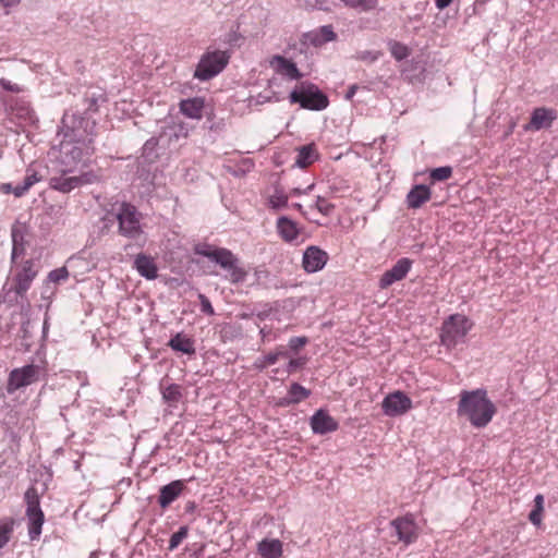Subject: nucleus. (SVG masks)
<instances>
[{"label":"nucleus","mask_w":558,"mask_h":558,"mask_svg":"<svg viewBox=\"0 0 558 558\" xmlns=\"http://www.w3.org/2000/svg\"><path fill=\"white\" fill-rule=\"evenodd\" d=\"M457 413L460 417H465L472 426L483 428L492 422L496 407L488 399L486 390H463L460 393Z\"/></svg>","instance_id":"obj_1"},{"label":"nucleus","mask_w":558,"mask_h":558,"mask_svg":"<svg viewBox=\"0 0 558 558\" xmlns=\"http://www.w3.org/2000/svg\"><path fill=\"white\" fill-rule=\"evenodd\" d=\"M62 136L59 144V162L61 165L60 171L64 174L72 172L81 162L94 153L92 140L85 141L76 136L73 129L66 126V118L62 119Z\"/></svg>","instance_id":"obj_2"},{"label":"nucleus","mask_w":558,"mask_h":558,"mask_svg":"<svg viewBox=\"0 0 558 558\" xmlns=\"http://www.w3.org/2000/svg\"><path fill=\"white\" fill-rule=\"evenodd\" d=\"M197 255L207 257L228 271L227 279L232 283H241L245 280L247 272L239 265L238 257L227 248H215L208 244H197L194 247Z\"/></svg>","instance_id":"obj_3"},{"label":"nucleus","mask_w":558,"mask_h":558,"mask_svg":"<svg viewBox=\"0 0 558 558\" xmlns=\"http://www.w3.org/2000/svg\"><path fill=\"white\" fill-rule=\"evenodd\" d=\"M291 104H299L301 108L320 111L328 107L329 100L319 87L308 81L299 83L289 95Z\"/></svg>","instance_id":"obj_4"},{"label":"nucleus","mask_w":558,"mask_h":558,"mask_svg":"<svg viewBox=\"0 0 558 558\" xmlns=\"http://www.w3.org/2000/svg\"><path fill=\"white\" fill-rule=\"evenodd\" d=\"M472 326V322L466 316L462 314L450 315L441 326V344L447 349H452L462 343Z\"/></svg>","instance_id":"obj_5"},{"label":"nucleus","mask_w":558,"mask_h":558,"mask_svg":"<svg viewBox=\"0 0 558 558\" xmlns=\"http://www.w3.org/2000/svg\"><path fill=\"white\" fill-rule=\"evenodd\" d=\"M40 265L35 259H26L22 264L16 265L12 276V287L3 286V291L10 294L14 291L15 294L23 296L31 288L34 279L37 277Z\"/></svg>","instance_id":"obj_6"},{"label":"nucleus","mask_w":558,"mask_h":558,"mask_svg":"<svg viewBox=\"0 0 558 558\" xmlns=\"http://www.w3.org/2000/svg\"><path fill=\"white\" fill-rule=\"evenodd\" d=\"M230 56L227 51L214 50L204 53L194 72V77L205 82L217 76L227 66Z\"/></svg>","instance_id":"obj_7"},{"label":"nucleus","mask_w":558,"mask_h":558,"mask_svg":"<svg viewBox=\"0 0 558 558\" xmlns=\"http://www.w3.org/2000/svg\"><path fill=\"white\" fill-rule=\"evenodd\" d=\"M116 217L119 222V232L121 235L137 240L143 234L141 225L142 215L135 206L129 203H122Z\"/></svg>","instance_id":"obj_8"},{"label":"nucleus","mask_w":558,"mask_h":558,"mask_svg":"<svg viewBox=\"0 0 558 558\" xmlns=\"http://www.w3.org/2000/svg\"><path fill=\"white\" fill-rule=\"evenodd\" d=\"M27 504L26 515L28 520V535L32 541L38 539L41 534V527L45 521L44 512L39 506V497L35 488H29L25 493Z\"/></svg>","instance_id":"obj_9"},{"label":"nucleus","mask_w":558,"mask_h":558,"mask_svg":"<svg viewBox=\"0 0 558 558\" xmlns=\"http://www.w3.org/2000/svg\"><path fill=\"white\" fill-rule=\"evenodd\" d=\"M39 367L34 364L14 368L10 372L7 390L12 393L20 388L26 387L38 379Z\"/></svg>","instance_id":"obj_10"},{"label":"nucleus","mask_w":558,"mask_h":558,"mask_svg":"<svg viewBox=\"0 0 558 558\" xmlns=\"http://www.w3.org/2000/svg\"><path fill=\"white\" fill-rule=\"evenodd\" d=\"M96 181L97 175L94 172H85L76 177H52L49 180V186L56 191L69 193L81 185L92 184Z\"/></svg>","instance_id":"obj_11"},{"label":"nucleus","mask_w":558,"mask_h":558,"mask_svg":"<svg viewBox=\"0 0 558 558\" xmlns=\"http://www.w3.org/2000/svg\"><path fill=\"white\" fill-rule=\"evenodd\" d=\"M391 526L395 530L398 541L402 542L404 545L414 543L418 537V526L412 514L396 518L391 521Z\"/></svg>","instance_id":"obj_12"},{"label":"nucleus","mask_w":558,"mask_h":558,"mask_svg":"<svg viewBox=\"0 0 558 558\" xmlns=\"http://www.w3.org/2000/svg\"><path fill=\"white\" fill-rule=\"evenodd\" d=\"M412 408V400L402 391L387 395L381 403L383 412L388 416H399Z\"/></svg>","instance_id":"obj_13"},{"label":"nucleus","mask_w":558,"mask_h":558,"mask_svg":"<svg viewBox=\"0 0 558 558\" xmlns=\"http://www.w3.org/2000/svg\"><path fill=\"white\" fill-rule=\"evenodd\" d=\"M327 260V252L318 246L311 245L303 253L302 265L306 272L313 274L323 269Z\"/></svg>","instance_id":"obj_14"},{"label":"nucleus","mask_w":558,"mask_h":558,"mask_svg":"<svg viewBox=\"0 0 558 558\" xmlns=\"http://www.w3.org/2000/svg\"><path fill=\"white\" fill-rule=\"evenodd\" d=\"M412 267V260L400 258L389 270L385 271L379 280V287L387 289L397 281L404 279Z\"/></svg>","instance_id":"obj_15"},{"label":"nucleus","mask_w":558,"mask_h":558,"mask_svg":"<svg viewBox=\"0 0 558 558\" xmlns=\"http://www.w3.org/2000/svg\"><path fill=\"white\" fill-rule=\"evenodd\" d=\"M557 119L556 110L546 107L535 108L531 113L530 122L524 125L525 131H539L548 129Z\"/></svg>","instance_id":"obj_16"},{"label":"nucleus","mask_w":558,"mask_h":558,"mask_svg":"<svg viewBox=\"0 0 558 558\" xmlns=\"http://www.w3.org/2000/svg\"><path fill=\"white\" fill-rule=\"evenodd\" d=\"M311 428L314 434L325 435L338 429V422L325 410L316 411L311 417Z\"/></svg>","instance_id":"obj_17"},{"label":"nucleus","mask_w":558,"mask_h":558,"mask_svg":"<svg viewBox=\"0 0 558 558\" xmlns=\"http://www.w3.org/2000/svg\"><path fill=\"white\" fill-rule=\"evenodd\" d=\"M270 66L274 71L287 77L288 80H299L302 77V73L298 69L296 64L282 56L276 54L269 61Z\"/></svg>","instance_id":"obj_18"},{"label":"nucleus","mask_w":558,"mask_h":558,"mask_svg":"<svg viewBox=\"0 0 558 558\" xmlns=\"http://www.w3.org/2000/svg\"><path fill=\"white\" fill-rule=\"evenodd\" d=\"M337 35L331 25H324L317 29L304 34V43L314 47L323 46L326 43L336 40Z\"/></svg>","instance_id":"obj_19"},{"label":"nucleus","mask_w":558,"mask_h":558,"mask_svg":"<svg viewBox=\"0 0 558 558\" xmlns=\"http://www.w3.org/2000/svg\"><path fill=\"white\" fill-rule=\"evenodd\" d=\"M183 481H173L160 488L158 502L161 508L166 509L169 507L183 492Z\"/></svg>","instance_id":"obj_20"},{"label":"nucleus","mask_w":558,"mask_h":558,"mask_svg":"<svg viewBox=\"0 0 558 558\" xmlns=\"http://www.w3.org/2000/svg\"><path fill=\"white\" fill-rule=\"evenodd\" d=\"M257 553L262 558H281L282 542L277 538H264L257 544Z\"/></svg>","instance_id":"obj_21"},{"label":"nucleus","mask_w":558,"mask_h":558,"mask_svg":"<svg viewBox=\"0 0 558 558\" xmlns=\"http://www.w3.org/2000/svg\"><path fill=\"white\" fill-rule=\"evenodd\" d=\"M276 226L278 233L286 242H293L300 235V230L296 223L286 216L279 217Z\"/></svg>","instance_id":"obj_22"},{"label":"nucleus","mask_w":558,"mask_h":558,"mask_svg":"<svg viewBox=\"0 0 558 558\" xmlns=\"http://www.w3.org/2000/svg\"><path fill=\"white\" fill-rule=\"evenodd\" d=\"M134 266L142 277L148 280L157 278L158 269L151 257L138 254L134 260Z\"/></svg>","instance_id":"obj_23"},{"label":"nucleus","mask_w":558,"mask_h":558,"mask_svg":"<svg viewBox=\"0 0 558 558\" xmlns=\"http://www.w3.org/2000/svg\"><path fill=\"white\" fill-rule=\"evenodd\" d=\"M430 190L423 184L415 185L407 195L409 208H420L424 203L429 201Z\"/></svg>","instance_id":"obj_24"},{"label":"nucleus","mask_w":558,"mask_h":558,"mask_svg":"<svg viewBox=\"0 0 558 558\" xmlns=\"http://www.w3.org/2000/svg\"><path fill=\"white\" fill-rule=\"evenodd\" d=\"M168 347L175 352L187 355L195 354L196 351L194 340L181 332H178L169 340Z\"/></svg>","instance_id":"obj_25"},{"label":"nucleus","mask_w":558,"mask_h":558,"mask_svg":"<svg viewBox=\"0 0 558 558\" xmlns=\"http://www.w3.org/2000/svg\"><path fill=\"white\" fill-rule=\"evenodd\" d=\"M204 100L199 97L184 99L180 102V111L187 118L201 119L203 117Z\"/></svg>","instance_id":"obj_26"},{"label":"nucleus","mask_w":558,"mask_h":558,"mask_svg":"<svg viewBox=\"0 0 558 558\" xmlns=\"http://www.w3.org/2000/svg\"><path fill=\"white\" fill-rule=\"evenodd\" d=\"M317 157L318 155L314 144L304 145L298 149L294 165L300 168H305L312 165Z\"/></svg>","instance_id":"obj_27"},{"label":"nucleus","mask_w":558,"mask_h":558,"mask_svg":"<svg viewBox=\"0 0 558 558\" xmlns=\"http://www.w3.org/2000/svg\"><path fill=\"white\" fill-rule=\"evenodd\" d=\"M311 395V391L303 387L298 383H293L289 390L287 397L283 399L282 404H298L301 401L307 399Z\"/></svg>","instance_id":"obj_28"},{"label":"nucleus","mask_w":558,"mask_h":558,"mask_svg":"<svg viewBox=\"0 0 558 558\" xmlns=\"http://www.w3.org/2000/svg\"><path fill=\"white\" fill-rule=\"evenodd\" d=\"M289 196L284 193V191L276 186L274 193L269 195L267 199V205L272 210H281L288 207Z\"/></svg>","instance_id":"obj_29"},{"label":"nucleus","mask_w":558,"mask_h":558,"mask_svg":"<svg viewBox=\"0 0 558 558\" xmlns=\"http://www.w3.org/2000/svg\"><path fill=\"white\" fill-rule=\"evenodd\" d=\"M15 521L13 518L0 519V549L7 546L14 531Z\"/></svg>","instance_id":"obj_30"},{"label":"nucleus","mask_w":558,"mask_h":558,"mask_svg":"<svg viewBox=\"0 0 558 558\" xmlns=\"http://www.w3.org/2000/svg\"><path fill=\"white\" fill-rule=\"evenodd\" d=\"M345 7L356 9L362 12L375 10L378 5V0H340Z\"/></svg>","instance_id":"obj_31"},{"label":"nucleus","mask_w":558,"mask_h":558,"mask_svg":"<svg viewBox=\"0 0 558 558\" xmlns=\"http://www.w3.org/2000/svg\"><path fill=\"white\" fill-rule=\"evenodd\" d=\"M162 397L169 403H177L181 397V387L177 384L168 385L162 389Z\"/></svg>","instance_id":"obj_32"},{"label":"nucleus","mask_w":558,"mask_h":558,"mask_svg":"<svg viewBox=\"0 0 558 558\" xmlns=\"http://www.w3.org/2000/svg\"><path fill=\"white\" fill-rule=\"evenodd\" d=\"M12 255L11 259L12 262L15 260V258L24 253V244H23V234L17 229H12Z\"/></svg>","instance_id":"obj_33"},{"label":"nucleus","mask_w":558,"mask_h":558,"mask_svg":"<svg viewBox=\"0 0 558 558\" xmlns=\"http://www.w3.org/2000/svg\"><path fill=\"white\" fill-rule=\"evenodd\" d=\"M187 526H181L178 532L171 535L168 549L170 551H173L182 543V541L187 537Z\"/></svg>","instance_id":"obj_34"},{"label":"nucleus","mask_w":558,"mask_h":558,"mask_svg":"<svg viewBox=\"0 0 558 558\" xmlns=\"http://www.w3.org/2000/svg\"><path fill=\"white\" fill-rule=\"evenodd\" d=\"M69 278V270L66 267H60L51 270L47 276V282L59 283L65 281Z\"/></svg>","instance_id":"obj_35"},{"label":"nucleus","mask_w":558,"mask_h":558,"mask_svg":"<svg viewBox=\"0 0 558 558\" xmlns=\"http://www.w3.org/2000/svg\"><path fill=\"white\" fill-rule=\"evenodd\" d=\"M390 52H391L392 57L398 61L404 60L410 54L408 47L405 45H403L401 43H397V41H395L390 45Z\"/></svg>","instance_id":"obj_36"},{"label":"nucleus","mask_w":558,"mask_h":558,"mask_svg":"<svg viewBox=\"0 0 558 558\" xmlns=\"http://www.w3.org/2000/svg\"><path fill=\"white\" fill-rule=\"evenodd\" d=\"M452 174V168L449 166L438 167L430 171V179L434 181H445L448 180Z\"/></svg>","instance_id":"obj_37"},{"label":"nucleus","mask_w":558,"mask_h":558,"mask_svg":"<svg viewBox=\"0 0 558 558\" xmlns=\"http://www.w3.org/2000/svg\"><path fill=\"white\" fill-rule=\"evenodd\" d=\"M276 363V355L272 354V352H269L266 355L257 357L254 362V367L258 371H264L268 366L274 365Z\"/></svg>","instance_id":"obj_38"},{"label":"nucleus","mask_w":558,"mask_h":558,"mask_svg":"<svg viewBox=\"0 0 558 558\" xmlns=\"http://www.w3.org/2000/svg\"><path fill=\"white\" fill-rule=\"evenodd\" d=\"M379 57H380V52L379 51H374V50L357 51L356 54H355V58L357 60L364 61V62H367V63L375 62L376 60H378Z\"/></svg>","instance_id":"obj_39"},{"label":"nucleus","mask_w":558,"mask_h":558,"mask_svg":"<svg viewBox=\"0 0 558 558\" xmlns=\"http://www.w3.org/2000/svg\"><path fill=\"white\" fill-rule=\"evenodd\" d=\"M306 363H307V357H305V356H299L295 359H291L286 366V372L288 374H292L296 369L304 367Z\"/></svg>","instance_id":"obj_40"},{"label":"nucleus","mask_w":558,"mask_h":558,"mask_svg":"<svg viewBox=\"0 0 558 558\" xmlns=\"http://www.w3.org/2000/svg\"><path fill=\"white\" fill-rule=\"evenodd\" d=\"M315 208L323 215L328 216L333 210L335 206L327 202L324 197L317 196Z\"/></svg>","instance_id":"obj_41"},{"label":"nucleus","mask_w":558,"mask_h":558,"mask_svg":"<svg viewBox=\"0 0 558 558\" xmlns=\"http://www.w3.org/2000/svg\"><path fill=\"white\" fill-rule=\"evenodd\" d=\"M40 181V177L35 171H31L29 169L26 172V175L22 182V184L29 190L35 183Z\"/></svg>","instance_id":"obj_42"},{"label":"nucleus","mask_w":558,"mask_h":558,"mask_svg":"<svg viewBox=\"0 0 558 558\" xmlns=\"http://www.w3.org/2000/svg\"><path fill=\"white\" fill-rule=\"evenodd\" d=\"M308 342V339L304 336H301V337H292L290 340H289V348L292 350V351H298L300 350L301 348H303L306 343Z\"/></svg>","instance_id":"obj_43"},{"label":"nucleus","mask_w":558,"mask_h":558,"mask_svg":"<svg viewBox=\"0 0 558 558\" xmlns=\"http://www.w3.org/2000/svg\"><path fill=\"white\" fill-rule=\"evenodd\" d=\"M0 86L4 90L11 92V93H21L23 90V88L19 84L13 83L7 78H0Z\"/></svg>","instance_id":"obj_44"},{"label":"nucleus","mask_w":558,"mask_h":558,"mask_svg":"<svg viewBox=\"0 0 558 558\" xmlns=\"http://www.w3.org/2000/svg\"><path fill=\"white\" fill-rule=\"evenodd\" d=\"M199 301H201V311L204 313V314H207V315H214L215 314V311H214V307L210 303V301L208 300L207 296H205L204 294H199Z\"/></svg>","instance_id":"obj_45"},{"label":"nucleus","mask_w":558,"mask_h":558,"mask_svg":"<svg viewBox=\"0 0 558 558\" xmlns=\"http://www.w3.org/2000/svg\"><path fill=\"white\" fill-rule=\"evenodd\" d=\"M542 512L543 510L533 509L529 514L530 521L536 526H539L542 523Z\"/></svg>","instance_id":"obj_46"},{"label":"nucleus","mask_w":558,"mask_h":558,"mask_svg":"<svg viewBox=\"0 0 558 558\" xmlns=\"http://www.w3.org/2000/svg\"><path fill=\"white\" fill-rule=\"evenodd\" d=\"M259 335H260V338H262V341L265 343V342H270L272 340H275L277 337L276 335H272L271 333V330L270 329H266V327H263L259 329Z\"/></svg>","instance_id":"obj_47"},{"label":"nucleus","mask_w":558,"mask_h":558,"mask_svg":"<svg viewBox=\"0 0 558 558\" xmlns=\"http://www.w3.org/2000/svg\"><path fill=\"white\" fill-rule=\"evenodd\" d=\"M325 0H306L305 5L311 9L326 10Z\"/></svg>","instance_id":"obj_48"},{"label":"nucleus","mask_w":558,"mask_h":558,"mask_svg":"<svg viewBox=\"0 0 558 558\" xmlns=\"http://www.w3.org/2000/svg\"><path fill=\"white\" fill-rule=\"evenodd\" d=\"M314 186H315L314 184H310L305 189L294 187V189L291 190L290 194L293 195V196H300L302 194H308L314 189Z\"/></svg>","instance_id":"obj_49"},{"label":"nucleus","mask_w":558,"mask_h":558,"mask_svg":"<svg viewBox=\"0 0 558 558\" xmlns=\"http://www.w3.org/2000/svg\"><path fill=\"white\" fill-rule=\"evenodd\" d=\"M157 144V140L156 138H149L148 141H146V143L144 144V147H143V153L144 155H149L150 151L154 149V147L156 146Z\"/></svg>","instance_id":"obj_50"},{"label":"nucleus","mask_w":558,"mask_h":558,"mask_svg":"<svg viewBox=\"0 0 558 558\" xmlns=\"http://www.w3.org/2000/svg\"><path fill=\"white\" fill-rule=\"evenodd\" d=\"M28 190L21 183V184H16L13 189H12V194L16 197H21L23 196L25 193H27Z\"/></svg>","instance_id":"obj_51"},{"label":"nucleus","mask_w":558,"mask_h":558,"mask_svg":"<svg viewBox=\"0 0 558 558\" xmlns=\"http://www.w3.org/2000/svg\"><path fill=\"white\" fill-rule=\"evenodd\" d=\"M534 509L544 510V497L538 494L534 498Z\"/></svg>","instance_id":"obj_52"},{"label":"nucleus","mask_w":558,"mask_h":558,"mask_svg":"<svg viewBox=\"0 0 558 558\" xmlns=\"http://www.w3.org/2000/svg\"><path fill=\"white\" fill-rule=\"evenodd\" d=\"M453 0H435L437 9L444 10L451 4Z\"/></svg>","instance_id":"obj_53"},{"label":"nucleus","mask_w":558,"mask_h":558,"mask_svg":"<svg viewBox=\"0 0 558 558\" xmlns=\"http://www.w3.org/2000/svg\"><path fill=\"white\" fill-rule=\"evenodd\" d=\"M272 354L276 355V361L279 360V357H282V356H286L288 355V352L284 350L283 347H278L274 352Z\"/></svg>","instance_id":"obj_54"},{"label":"nucleus","mask_w":558,"mask_h":558,"mask_svg":"<svg viewBox=\"0 0 558 558\" xmlns=\"http://www.w3.org/2000/svg\"><path fill=\"white\" fill-rule=\"evenodd\" d=\"M20 2V0H0V3L3 7H13L16 5Z\"/></svg>","instance_id":"obj_55"},{"label":"nucleus","mask_w":558,"mask_h":558,"mask_svg":"<svg viewBox=\"0 0 558 558\" xmlns=\"http://www.w3.org/2000/svg\"><path fill=\"white\" fill-rule=\"evenodd\" d=\"M356 88H357V87H356L355 85L351 86V87L349 88V90L347 92L345 98H347V99H351V98L354 96V94H355V92H356Z\"/></svg>","instance_id":"obj_56"},{"label":"nucleus","mask_w":558,"mask_h":558,"mask_svg":"<svg viewBox=\"0 0 558 558\" xmlns=\"http://www.w3.org/2000/svg\"><path fill=\"white\" fill-rule=\"evenodd\" d=\"M269 100H270V97H268V96H263L262 94H259V95L257 96L256 102H257V104H264V102L269 101Z\"/></svg>","instance_id":"obj_57"},{"label":"nucleus","mask_w":558,"mask_h":558,"mask_svg":"<svg viewBox=\"0 0 558 558\" xmlns=\"http://www.w3.org/2000/svg\"><path fill=\"white\" fill-rule=\"evenodd\" d=\"M14 186L11 184V183H5L2 185V191L5 192V193H12V189Z\"/></svg>","instance_id":"obj_58"},{"label":"nucleus","mask_w":558,"mask_h":558,"mask_svg":"<svg viewBox=\"0 0 558 558\" xmlns=\"http://www.w3.org/2000/svg\"><path fill=\"white\" fill-rule=\"evenodd\" d=\"M293 208L298 209L299 211H301L303 214V206L299 203H294L292 205Z\"/></svg>","instance_id":"obj_59"}]
</instances>
